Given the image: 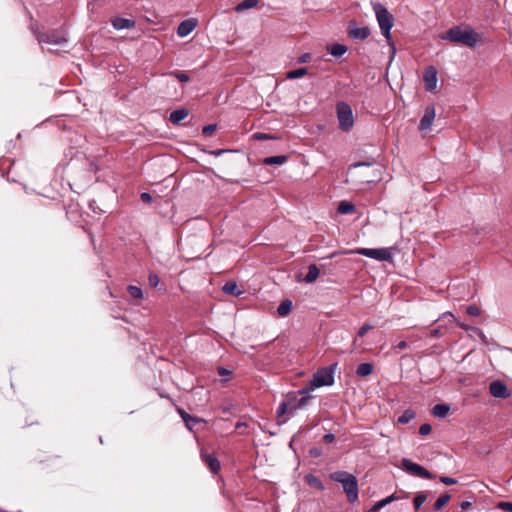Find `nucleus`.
<instances>
[{"label":"nucleus","mask_w":512,"mask_h":512,"mask_svg":"<svg viewBox=\"0 0 512 512\" xmlns=\"http://www.w3.org/2000/svg\"><path fill=\"white\" fill-rule=\"evenodd\" d=\"M148 280H149L150 286L154 287V288L157 287L159 282H160V279H159L158 275L155 274V273H150L149 277H148Z\"/></svg>","instance_id":"obj_38"},{"label":"nucleus","mask_w":512,"mask_h":512,"mask_svg":"<svg viewBox=\"0 0 512 512\" xmlns=\"http://www.w3.org/2000/svg\"><path fill=\"white\" fill-rule=\"evenodd\" d=\"M451 496L449 494H443L441 495L434 503L433 510L434 511H440L444 506L447 505V503L450 501Z\"/></svg>","instance_id":"obj_26"},{"label":"nucleus","mask_w":512,"mask_h":512,"mask_svg":"<svg viewBox=\"0 0 512 512\" xmlns=\"http://www.w3.org/2000/svg\"><path fill=\"white\" fill-rule=\"evenodd\" d=\"M439 480L441 483L445 485H454L457 483V480L448 476H440Z\"/></svg>","instance_id":"obj_42"},{"label":"nucleus","mask_w":512,"mask_h":512,"mask_svg":"<svg viewBox=\"0 0 512 512\" xmlns=\"http://www.w3.org/2000/svg\"><path fill=\"white\" fill-rule=\"evenodd\" d=\"M225 374V369H222V372H219V375Z\"/></svg>","instance_id":"obj_54"},{"label":"nucleus","mask_w":512,"mask_h":512,"mask_svg":"<svg viewBox=\"0 0 512 512\" xmlns=\"http://www.w3.org/2000/svg\"><path fill=\"white\" fill-rule=\"evenodd\" d=\"M311 59V55L309 53H304L298 58V63H307Z\"/></svg>","instance_id":"obj_43"},{"label":"nucleus","mask_w":512,"mask_h":512,"mask_svg":"<svg viewBox=\"0 0 512 512\" xmlns=\"http://www.w3.org/2000/svg\"><path fill=\"white\" fill-rule=\"evenodd\" d=\"M426 500H427L426 492L417 493L413 499V505H414L415 510H419L421 508V506L425 503Z\"/></svg>","instance_id":"obj_29"},{"label":"nucleus","mask_w":512,"mask_h":512,"mask_svg":"<svg viewBox=\"0 0 512 512\" xmlns=\"http://www.w3.org/2000/svg\"><path fill=\"white\" fill-rule=\"evenodd\" d=\"M373 369H374L373 364L368 363V362L361 363L356 368V374L359 377H367L373 373Z\"/></svg>","instance_id":"obj_19"},{"label":"nucleus","mask_w":512,"mask_h":512,"mask_svg":"<svg viewBox=\"0 0 512 512\" xmlns=\"http://www.w3.org/2000/svg\"><path fill=\"white\" fill-rule=\"evenodd\" d=\"M442 333H441V329L440 328H436V329H433L429 332V336L431 338H437L439 336H441Z\"/></svg>","instance_id":"obj_46"},{"label":"nucleus","mask_w":512,"mask_h":512,"mask_svg":"<svg viewBox=\"0 0 512 512\" xmlns=\"http://www.w3.org/2000/svg\"><path fill=\"white\" fill-rule=\"evenodd\" d=\"M442 40L455 44H462L467 47H475L480 41V35L470 27L461 25L454 26L440 35Z\"/></svg>","instance_id":"obj_2"},{"label":"nucleus","mask_w":512,"mask_h":512,"mask_svg":"<svg viewBox=\"0 0 512 512\" xmlns=\"http://www.w3.org/2000/svg\"><path fill=\"white\" fill-rule=\"evenodd\" d=\"M330 477L335 482L342 484L350 503H354L358 499V482L354 475L345 471H337L332 473Z\"/></svg>","instance_id":"obj_4"},{"label":"nucleus","mask_w":512,"mask_h":512,"mask_svg":"<svg viewBox=\"0 0 512 512\" xmlns=\"http://www.w3.org/2000/svg\"><path fill=\"white\" fill-rule=\"evenodd\" d=\"M471 505H472V504H471V502H469V501H463V502H461V504H460V508H461L463 511H465V510H468V509L471 507Z\"/></svg>","instance_id":"obj_49"},{"label":"nucleus","mask_w":512,"mask_h":512,"mask_svg":"<svg viewBox=\"0 0 512 512\" xmlns=\"http://www.w3.org/2000/svg\"><path fill=\"white\" fill-rule=\"evenodd\" d=\"M466 313L469 315V316H473V317H477L480 315L481 313V310L479 309L478 306L476 305H470L466 308Z\"/></svg>","instance_id":"obj_35"},{"label":"nucleus","mask_w":512,"mask_h":512,"mask_svg":"<svg viewBox=\"0 0 512 512\" xmlns=\"http://www.w3.org/2000/svg\"><path fill=\"white\" fill-rule=\"evenodd\" d=\"M225 374V369H222V372H219V375Z\"/></svg>","instance_id":"obj_52"},{"label":"nucleus","mask_w":512,"mask_h":512,"mask_svg":"<svg viewBox=\"0 0 512 512\" xmlns=\"http://www.w3.org/2000/svg\"><path fill=\"white\" fill-rule=\"evenodd\" d=\"M258 4V0H243L235 7L236 12H243L247 9H251L256 7Z\"/></svg>","instance_id":"obj_23"},{"label":"nucleus","mask_w":512,"mask_h":512,"mask_svg":"<svg viewBox=\"0 0 512 512\" xmlns=\"http://www.w3.org/2000/svg\"><path fill=\"white\" fill-rule=\"evenodd\" d=\"M408 494H404L403 496L397 495L396 493L378 501L371 509L370 512H378L380 509L385 507L386 505L390 504L391 502L401 499V498H407Z\"/></svg>","instance_id":"obj_16"},{"label":"nucleus","mask_w":512,"mask_h":512,"mask_svg":"<svg viewBox=\"0 0 512 512\" xmlns=\"http://www.w3.org/2000/svg\"><path fill=\"white\" fill-rule=\"evenodd\" d=\"M348 34L353 39L365 40L370 35V29L367 26L357 27L354 23H350Z\"/></svg>","instance_id":"obj_14"},{"label":"nucleus","mask_w":512,"mask_h":512,"mask_svg":"<svg viewBox=\"0 0 512 512\" xmlns=\"http://www.w3.org/2000/svg\"><path fill=\"white\" fill-rule=\"evenodd\" d=\"M178 412L189 430H192V427L189 425V421H194V422L200 421V419L191 416L190 414L185 412L183 409H178Z\"/></svg>","instance_id":"obj_32"},{"label":"nucleus","mask_w":512,"mask_h":512,"mask_svg":"<svg viewBox=\"0 0 512 512\" xmlns=\"http://www.w3.org/2000/svg\"><path fill=\"white\" fill-rule=\"evenodd\" d=\"M373 329V325L371 324H368V323H365L364 325H362L360 327V329L358 330V333H357V336L358 337H363L369 330Z\"/></svg>","instance_id":"obj_39"},{"label":"nucleus","mask_w":512,"mask_h":512,"mask_svg":"<svg viewBox=\"0 0 512 512\" xmlns=\"http://www.w3.org/2000/svg\"><path fill=\"white\" fill-rule=\"evenodd\" d=\"M496 508L503 510V511L512 512V502H505V501L498 502L496 505Z\"/></svg>","instance_id":"obj_36"},{"label":"nucleus","mask_w":512,"mask_h":512,"mask_svg":"<svg viewBox=\"0 0 512 512\" xmlns=\"http://www.w3.org/2000/svg\"><path fill=\"white\" fill-rule=\"evenodd\" d=\"M489 392L495 398H508L510 392L506 384L500 380L492 381L489 385Z\"/></svg>","instance_id":"obj_11"},{"label":"nucleus","mask_w":512,"mask_h":512,"mask_svg":"<svg viewBox=\"0 0 512 512\" xmlns=\"http://www.w3.org/2000/svg\"><path fill=\"white\" fill-rule=\"evenodd\" d=\"M201 459L204 464L209 468L213 474H217L220 471L221 464L214 454L207 453L205 450H201Z\"/></svg>","instance_id":"obj_12"},{"label":"nucleus","mask_w":512,"mask_h":512,"mask_svg":"<svg viewBox=\"0 0 512 512\" xmlns=\"http://www.w3.org/2000/svg\"><path fill=\"white\" fill-rule=\"evenodd\" d=\"M435 118V108L433 105H429L425 108L424 115L420 120L419 129L428 130L431 128Z\"/></svg>","instance_id":"obj_13"},{"label":"nucleus","mask_w":512,"mask_h":512,"mask_svg":"<svg viewBox=\"0 0 512 512\" xmlns=\"http://www.w3.org/2000/svg\"><path fill=\"white\" fill-rule=\"evenodd\" d=\"M319 273V268L315 264L309 265L304 281L306 283H313L319 277Z\"/></svg>","instance_id":"obj_21"},{"label":"nucleus","mask_w":512,"mask_h":512,"mask_svg":"<svg viewBox=\"0 0 512 512\" xmlns=\"http://www.w3.org/2000/svg\"><path fill=\"white\" fill-rule=\"evenodd\" d=\"M112 25L116 30L129 29L134 27L135 22L130 19L116 17L112 20Z\"/></svg>","instance_id":"obj_18"},{"label":"nucleus","mask_w":512,"mask_h":512,"mask_svg":"<svg viewBox=\"0 0 512 512\" xmlns=\"http://www.w3.org/2000/svg\"><path fill=\"white\" fill-rule=\"evenodd\" d=\"M373 10L375 12V16L380 27L381 33L387 40L388 45L391 47L392 53L395 54V46L391 36V29L394 25L393 16L381 3H374Z\"/></svg>","instance_id":"obj_3"},{"label":"nucleus","mask_w":512,"mask_h":512,"mask_svg":"<svg viewBox=\"0 0 512 512\" xmlns=\"http://www.w3.org/2000/svg\"><path fill=\"white\" fill-rule=\"evenodd\" d=\"M127 291L134 299H141L143 297L142 289L138 286L129 285Z\"/></svg>","instance_id":"obj_33"},{"label":"nucleus","mask_w":512,"mask_h":512,"mask_svg":"<svg viewBox=\"0 0 512 512\" xmlns=\"http://www.w3.org/2000/svg\"><path fill=\"white\" fill-rule=\"evenodd\" d=\"M223 291L231 295H238L240 293L235 281H227L223 286Z\"/></svg>","instance_id":"obj_31"},{"label":"nucleus","mask_w":512,"mask_h":512,"mask_svg":"<svg viewBox=\"0 0 512 512\" xmlns=\"http://www.w3.org/2000/svg\"><path fill=\"white\" fill-rule=\"evenodd\" d=\"M34 34L39 43L61 45L67 42L66 33L60 29L49 32H38L34 30Z\"/></svg>","instance_id":"obj_8"},{"label":"nucleus","mask_w":512,"mask_h":512,"mask_svg":"<svg viewBox=\"0 0 512 512\" xmlns=\"http://www.w3.org/2000/svg\"><path fill=\"white\" fill-rule=\"evenodd\" d=\"M253 138L256 139V140H268V139H275L274 136L272 135H269V134H266V133H262V132H256L254 135H253Z\"/></svg>","instance_id":"obj_41"},{"label":"nucleus","mask_w":512,"mask_h":512,"mask_svg":"<svg viewBox=\"0 0 512 512\" xmlns=\"http://www.w3.org/2000/svg\"><path fill=\"white\" fill-rule=\"evenodd\" d=\"M292 310V301L290 300H284L280 303V305L277 308V313L280 316H286L290 311Z\"/></svg>","instance_id":"obj_27"},{"label":"nucleus","mask_w":512,"mask_h":512,"mask_svg":"<svg viewBox=\"0 0 512 512\" xmlns=\"http://www.w3.org/2000/svg\"><path fill=\"white\" fill-rule=\"evenodd\" d=\"M335 366L336 364L319 369L313 375V378L304 386L303 392L311 393L316 388L332 385L334 383Z\"/></svg>","instance_id":"obj_5"},{"label":"nucleus","mask_w":512,"mask_h":512,"mask_svg":"<svg viewBox=\"0 0 512 512\" xmlns=\"http://www.w3.org/2000/svg\"><path fill=\"white\" fill-rule=\"evenodd\" d=\"M416 416V413L412 409H406L399 417H398V423L399 424H407L410 421H412Z\"/></svg>","instance_id":"obj_24"},{"label":"nucleus","mask_w":512,"mask_h":512,"mask_svg":"<svg viewBox=\"0 0 512 512\" xmlns=\"http://www.w3.org/2000/svg\"><path fill=\"white\" fill-rule=\"evenodd\" d=\"M189 112L187 109L185 108H182V109H177V110H174L170 113L169 115V121L174 124V125H177L179 124L181 121H183L184 119L187 118Z\"/></svg>","instance_id":"obj_17"},{"label":"nucleus","mask_w":512,"mask_h":512,"mask_svg":"<svg viewBox=\"0 0 512 512\" xmlns=\"http://www.w3.org/2000/svg\"><path fill=\"white\" fill-rule=\"evenodd\" d=\"M225 374V369H222V372H219V375Z\"/></svg>","instance_id":"obj_53"},{"label":"nucleus","mask_w":512,"mask_h":512,"mask_svg":"<svg viewBox=\"0 0 512 512\" xmlns=\"http://www.w3.org/2000/svg\"><path fill=\"white\" fill-rule=\"evenodd\" d=\"M170 75L175 77L180 82H188L190 79L188 74L183 71L176 70V71L171 72Z\"/></svg>","instance_id":"obj_34"},{"label":"nucleus","mask_w":512,"mask_h":512,"mask_svg":"<svg viewBox=\"0 0 512 512\" xmlns=\"http://www.w3.org/2000/svg\"><path fill=\"white\" fill-rule=\"evenodd\" d=\"M304 387L298 391H291L286 394L285 399L279 404L276 414L278 418H284L281 423L286 422L295 413L305 408L312 398L310 393H304Z\"/></svg>","instance_id":"obj_1"},{"label":"nucleus","mask_w":512,"mask_h":512,"mask_svg":"<svg viewBox=\"0 0 512 512\" xmlns=\"http://www.w3.org/2000/svg\"><path fill=\"white\" fill-rule=\"evenodd\" d=\"M197 26V20L190 18L182 21L177 28V35L179 37H186L189 35Z\"/></svg>","instance_id":"obj_15"},{"label":"nucleus","mask_w":512,"mask_h":512,"mask_svg":"<svg viewBox=\"0 0 512 512\" xmlns=\"http://www.w3.org/2000/svg\"><path fill=\"white\" fill-rule=\"evenodd\" d=\"M287 156L285 155H277L271 156L264 159V164L266 165H281L287 161Z\"/></svg>","instance_id":"obj_25"},{"label":"nucleus","mask_w":512,"mask_h":512,"mask_svg":"<svg viewBox=\"0 0 512 512\" xmlns=\"http://www.w3.org/2000/svg\"><path fill=\"white\" fill-rule=\"evenodd\" d=\"M336 113L339 122V128L344 132L350 131L354 126V117L350 105L346 102L337 103Z\"/></svg>","instance_id":"obj_7"},{"label":"nucleus","mask_w":512,"mask_h":512,"mask_svg":"<svg viewBox=\"0 0 512 512\" xmlns=\"http://www.w3.org/2000/svg\"><path fill=\"white\" fill-rule=\"evenodd\" d=\"M449 410H450V407L447 404L441 403V404H436L433 407L432 413L435 417L444 418L449 413Z\"/></svg>","instance_id":"obj_22"},{"label":"nucleus","mask_w":512,"mask_h":512,"mask_svg":"<svg viewBox=\"0 0 512 512\" xmlns=\"http://www.w3.org/2000/svg\"><path fill=\"white\" fill-rule=\"evenodd\" d=\"M423 81L427 91H433L437 87V69L434 66H428L423 72Z\"/></svg>","instance_id":"obj_10"},{"label":"nucleus","mask_w":512,"mask_h":512,"mask_svg":"<svg viewBox=\"0 0 512 512\" xmlns=\"http://www.w3.org/2000/svg\"><path fill=\"white\" fill-rule=\"evenodd\" d=\"M308 74L307 68H299L295 70H291L287 72L286 78L287 79H298Z\"/></svg>","instance_id":"obj_28"},{"label":"nucleus","mask_w":512,"mask_h":512,"mask_svg":"<svg viewBox=\"0 0 512 512\" xmlns=\"http://www.w3.org/2000/svg\"><path fill=\"white\" fill-rule=\"evenodd\" d=\"M396 349L398 350H405L406 348H408V343L406 341H400L396 346H395Z\"/></svg>","instance_id":"obj_48"},{"label":"nucleus","mask_w":512,"mask_h":512,"mask_svg":"<svg viewBox=\"0 0 512 512\" xmlns=\"http://www.w3.org/2000/svg\"><path fill=\"white\" fill-rule=\"evenodd\" d=\"M354 210L355 206L348 201H342L338 206V212L341 214H349L354 212Z\"/></svg>","instance_id":"obj_30"},{"label":"nucleus","mask_w":512,"mask_h":512,"mask_svg":"<svg viewBox=\"0 0 512 512\" xmlns=\"http://www.w3.org/2000/svg\"><path fill=\"white\" fill-rule=\"evenodd\" d=\"M342 254H358L378 261H392L393 256L390 248H356L346 250Z\"/></svg>","instance_id":"obj_6"},{"label":"nucleus","mask_w":512,"mask_h":512,"mask_svg":"<svg viewBox=\"0 0 512 512\" xmlns=\"http://www.w3.org/2000/svg\"><path fill=\"white\" fill-rule=\"evenodd\" d=\"M140 198L145 203H150L152 201V196L147 192L141 193Z\"/></svg>","instance_id":"obj_44"},{"label":"nucleus","mask_w":512,"mask_h":512,"mask_svg":"<svg viewBox=\"0 0 512 512\" xmlns=\"http://www.w3.org/2000/svg\"><path fill=\"white\" fill-rule=\"evenodd\" d=\"M328 52L335 57H341L347 52V47L343 44L334 43L327 47Z\"/></svg>","instance_id":"obj_20"},{"label":"nucleus","mask_w":512,"mask_h":512,"mask_svg":"<svg viewBox=\"0 0 512 512\" xmlns=\"http://www.w3.org/2000/svg\"><path fill=\"white\" fill-rule=\"evenodd\" d=\"M308 482L310 485L317 486L319 488H323L321 482L315 477L309 478Z\"/></svg>","instance_id":"obj_45"},{"label":"nucleus","mask_w":512,"mask_h":512,"mask_svg":"<svg viewBox=\"0 0 512 512\" xmlns=\"http://www.w3.org/2000/svg\"><path fill=\"white\" fill-rule=\"evenodd\" d=\"M338 254H339L338 252H333V253L329 256V258H330V259H331V258H334V257H335V256H337Z\"/></svg>","instance_id":"obj_50"},{"label":"nucleus","mask_w":512,"mask_h":512,"mask_svg":"<svg viewBox=\"0 0 512 512\" xmlns=\"http://www.w3.org/2000/svg\"><path fill=\"white\" fill-rule=\"evenodd\" d=\"M194 423H195L194 421H189V425H190L191 427H193V424H194Z\"/></svg>","instance_id":"obj_51"},{"label":"nucleus","mask_w":512,"mask_h":512,"mask_svg":"<svg viewBox=\"0 0 512 512\" xmlns=\"http://www.w3.org/2000/svg\"><path fill=\"white\" fill-rule=\"evenodd\" d=\"M401 467L403 470H405L407 473L424 478V479H433L435 476L429 472L427 469L422 467L421 465L412 462L411 460L407 458H403L401 461Z\"/></svg>","instance_id":"obj_9"},{"label":"nucleus","mask_w":512,"mask_h":512,"mask_svg":"<svg viewBox=\"0 0 512 512\" xmlns=\"http://www.w3.org/2000/svg\"><path fill=\"white\" fill-rule=\"evenodd\" d=\"M431 430H432L431 425L428 423H425L419 427V434L422 436H426L431 432Z\"/></svg>","instance_id":"obj_40"},{"label":"nucleus","mask_w":512,"mask_h":512,"mask_svg":"<svg viewBox=\"0 0 512 512\" xmlns=\"http://www.w3.org/2000/svg\"><path fill=\"white\" fill-rule=\"evenodd\" d=\"M323 440L325 443H332L335 440V436L332 433H327L324 435Z\"/></svg>","instance_id":"obj_47"},{"label":"nucleus","mask_w":512,"mask_h":512,"mask_svg":"<svg viewBox=\"0 0 512 512\" xmlns=\"http://www.w3.org/2000/svg\"><path fill=\"white\" fill-rule=\"evenodd\" d=\"M216 130V125L215 124H210V125H207V126H204L203 129H202V134L204 136H211L214 131Z\"/></svg>","instance_id":"obj_37"}]
</instances>
